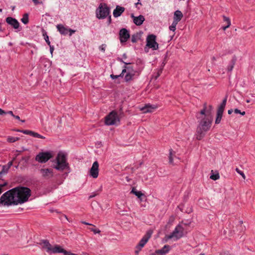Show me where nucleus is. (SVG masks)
<instances>
[{
    "label": "nucleus",
    "mask_w": 255,
    "mask_h": 255,
    "mask_svg": "<svg viewBox=\"0 0 255 255\" xmlns=\"http://www.w3.org/2000/svg\"><path fill=\"white\" fill-rule=\"evenodd\" d=\"M30 190L27 187H17L4 193L0 198V206H9L22 204L28 200Z\"/></svg>",
    "instance_id": "f257e3e1"
},
{
    "label": "nucleus",
    "mask_w": 255,
    "mask_h": 255,
    "mask_svg": "<svg viewBox=\"0 0 255 255\" xmlns=\"http://www.w3.org/2000/svg\"><path fill=\"white\" fill-rule=\"evenodd\" d=\"M208 114L202 118L199 122L197 128L196 136L198 140L202 139L206 133L210 129L212 123V117L210 113L207 112Z\"/></svg>",
    "instance_id": "f03ea898"
},
{
    "label": "nucleus",
    "mask_w": 255,
    "mask_h": 255,
    "mask_svg": "<svg viewBox=\"0 0 255 255\" xmlns=\"http://www.w3.org/2000/svg\"><path fill=\"white\" fill-rule=\"evenodd\" d=\"M56 165L54 168L60 171H63L68 166L65 154L63 152H59L56 158Z\"/></svg>",
    "instance_id": "7ed1b4c3"
},
{
    "label": "nucleus",
    "mask_w": 255,
    "mask_h": 255,
    "mask_svg": "<svg viewBox=\"0 0 255 255\" xmlns=\"http://www.w3.org/2000/svg\"><path fill=\"white\" fill-rule=\"evenodd\" d=\"M120 121L118 114L115 111L111 112L105 118V124L108 126L118 125Z\"/></svg>",
    "instance_id": "20e7f679"
},
{
    "label": "nucleus",
    "mask_w": 255,
    "mask_h": 255,
    "mask_svg": "<svg viewBox=\"0 0 255 255\" xmlns=\"http://www.w3.org/2000/svg\"><path fill=\"white\" fill-rule=\"evenodd\" d=\"M183 236V228L180 225H178L175 227L172 233L170 235H167L166 238L168 240L173 239L175 241H177L182 238Z\"/></svg>",
    "instance_id": "39448f33"
},
{
    "label": "nucleus",
    "mask_w": 255,
    "mask_h": 255,
    "mask_svg": "<svg viewBox=\"0 0 255 255\" xmlns=\"http://www.w3.org/2000/svg\"><path fill=\"white\" fill-rule=\"evenodd\" d=\"M110 14V9L106 5L103 6L102 4L99 6L96 10V16L99 19H104Z\"/></svg>",
    "instance_id": "423d86ee"
},
{
    "label": "nucleus",
    "mask_w": 255,
    "mask_h": 255,
    "mask_svg": "<svg viewBox=\"0 0 255 255\" xmlns=\"http://www.w3.org/2000/svg\"><path fill=\"white\" fill-rule=\"evenodd\" d=\"M53 156L51 152H39L35 157V160L40 163H45Z\"/></svg>",
    "instance_id": "0eeeda50"
},
{
    "label": "nucleus",
    "mask_w": 255,
    "mask_h": 255,
    "mask_svg": "<svg viewBox=\"0 0 255 255\" xmlns=\"http://www.w3.org/2000/svg\"><path fill=\"white\" fill-rule=\"evenodd\" d=\"M146 46L153 50L158 49V44L156 41V36L155 35L150 34L147 37Z\"/></svg>",
    "instance_id": "6e6552de"
},
{
    "label": "nucleus",
    "mask_w": 255,
    "mask_h": 255,
    "mask_svg": "<svg viewBox=\"0 0 255 255\" xmlns=\"http://www.w3.org/2000/svg\"><path fill=\"white\" fill-rule=\"evenodd\" d=\"M151 235V232H148L145 235L141 240L139 241L138 244L136 246V249L137 250L135 251L136 254H138L139 251L144 246L146 243L148 241Z\"/></svg>",
    "instance_id": "1a4fd4ad"
},
{
    "label": "nucleus",
    "mask_w": 255,
    "mask_h": 255,
    "mask_svg": "<svg viewBox=\"0 0 255 255\" xmlns=\"http://www.w3.org/2000/svg\"><path fill=\"white\" fill-rule=\"evenodd\" d=\"M119 36L121 43H126L130 37L129 31L126 28H122L120 31Z\"/></svg>",
    "instance_id": "9d476101"
},
{
    "label": "nucleus",
    "mask_w": 255,
    "mask_h": 255,
    "mask_svg": "<svg viewBox=\"0 0 255 255\" xmlns=\"http://www.w3.org/2000/svg\"><path fill=\"white\" fill-rule=\"evenodd\" d=\"M5 21L7 24L11 26L14 29H18V31H20L21 30V29H19L20 24L18 20L15 18L12 17H7L6 18Z\"/></svg>",
    "instance_id": "9b49d317"
},
{
    "label": "nucleus",
    "mask_w": 255,
    "mask_h": 255,
    "mask_svg": "<svg viewBox=\"0 0 255 255\" xmlns=\"http://www.w3.org/2000/svg\"><path fill=\"white\" fill-rule=\"evenodd\" d=\"M90 175L94 178L98 177L99 175V163L98 161H95L91 168L90 171Z\"/></svg>",
    "instance_id": "f8f14e48"
},
{
    "label": "nucleus",
    "mask_w": 255,
    "mask_h": 255,
    "mask_svg": "<svg viewBox=\"0 0 255 255\" xmlns=\"http://www.w3.org/2000/svg\"><path fill=\"white\" fill-rule=\"evenodd\" d=\"M56 253H63L64 255H69L71 252L66 251L60 246L56 245L53 247H52L50 254Z\"/></svg>",
    "instance_id": "ddd939ff"
},
{
    "label": "nucleus",
    "mask_w": 255,
    "mask_h": 255,
    "mask_svg": "<svg viewBox=\"0 0 255 255\" xmlns=\"http://www.w3.org/2000/svg\"><path fill=\"white\" fill-rule=\"evenodd\" d=\"M157 108L155 105L146 104L144 107L140 108V110L143 113H152L154 112Z\"/></svg>",
    "instance_id": "4468645a"
},
{
    "label": "nucleus",
    "mask_w": 255,
    "mask_h": 255,
    "mask_svg": "<svg viewBox=\"0 0 255 255\" xmlns=\"http://www.w3.org/2000/svg\"><path fill=\"white\" fill-rule=\"evenodd\" d=\"M170 249L169 245H165L162 249L156 250L155 252L151 253L150 255H165L167 254Z\"/></svg>",
    "instance_id": "2eb2a0df"
},
{
    "label": "nucleus",
    "mask_w": 255,
    "mask_h": 255,
    "mask_svg": "<svg viewBox=\"0 0 255 255\" xmlns=\"http://www.w3.org/2000/svg\"><path fill=\"white\" fill-rule=\"evenodd\" d=\"M40 172L42 177L45 178L49 179L53 176V171L51 169L41 168Z\"/></svg>",
    "instance_id": "dca6fc26"
},
{
    "label": "nucleus",
    "mask_w": 255,
    "mask_h": 255,
    "mask_svg": "<svg viewBox=\"0 0 255 255\" xmlns=\"http://www.w3.org/2000/svg\"><path fill=\"white\" fill-rule=\"evenodd\" d=\"M131 17L133 19V23L137 26L141 25L145 20L144 17L142 15L135 16L133 14H131Z\"/></svg>",
    "instance_id": "f3484780"
},
{
    "label": "nucleus",
    "mask_w": 255,
    "mask_h": 255,
    "mask_svg": "<svg viewBox=\"0 0 255 255\" xmlns=\"http://www.w3.org/2000/svg\"><path fill=\"white\" fill-rule=\"evenodd\" d=\"M125 8L124 7L117 5L113 11V15L115 17L120 16L125 11Z\"/></svg>",
    "instance_id": "a211bd4d"
},
{
    "label": "nucleus",
    "mask_w": 255,
    "mask_h": 255,
    "mask_svg": "<svg viewBox=\"0 0 255 255\" xmlns=\"http://www.w3.org/2000/svg\"><path fill=\"white\" fill-rule=\"evenodd\" d=\"M57 30L62 35H66L68 33L69 28L64 26L63 24H59L56 25Z\"/></svg>",
    "instance_id": "6ab92c4d"
},
{
    "label": "nucleus",
    "mask_w": 255,
    "mask_h": 255,
    "mask_svg": "<svg viewBox=\"0 0 255 255\" xmlns=\"http://www.w3.org/2000/svg\"><path fill=\"white\" fill-rule=\"evenodd\" d=\"M183 14L180 10H176L174 12L173 21L178 23L183 17Z\"/></svg>",
    "instance_id": "aec40b11"
},
{
    "label": "nucleus",
    "mask_w": 255,
    "mask_h": 255,
    "mask_svg": "<svg viewBox=\"0 0 255 255\" xmlns=\"http://www.w3.org/2000/svg\"><path fill=\"white\" fill-rule=\"evenodd\" d=\"M41 244L43 245V248L45 249L46 252L50 254L52 246L49 242L47 240H42Z\"/></svg>",
    "instance_id": "412c9836"
},
{
    "label": "nucleus",
    "mask_w": 255,
    "mask_h": 255,
    "mask_svg": "<svg viewBox=\"0 0 255 255\" xmlns=\"http://www.w3.org/2000/svg\"><path fill=\"white\" fill-rule=\"evenodd\" d=\"M126 72H130L135 75L136 71L131 66H124V69L122 70V74H124Z\"/></svg>",
    "instance_id": "4be33fe9"
},
{
    "label": "nucleus",
    "mask_w": 255,
    "mask_h": 255,
    "mask_svg": "<svg viewBox=\"0 0 255 255\" xmlns=\"http://www.w3.org/2000/svg\"><path fill=\"white\" fill-rule=\"evenodd\" d=\"M223 21L225 23V25L222 27L224 30H225L227 28L229 27L231 24L230 19L229 17L223 16Z\"/></svg>",
    "instance_id": "5701e85b"
},
{
    "label": "nucleus",
    "mask_w": 255,
    "mask_h": 255,
    "mask_svg": "<svg viewBox=\"0 0 255 255\" xmlns=\"http://www.w3.org/2000/svg\"><path fill=\"white\" fill-rule=\"evenodd\" d=\"M227 102V98H225L222 101V103L219 107L217 111L221 112H224V109L225 108Z\"/></svg>",
    "instance_id": "b1692460"
},
{
    "label": "nucleus",
    "mask_w": 255,
    "mask_h": 255,
    "mask_svg": "<svg viewBox=\"0 0 255 255\" xmlns=\"http://www.w3.org/2000/svg\"><path fill=\"white\" fill-rule=\"evenodd\" d=\"M126 73H127L125 76V80L126 82H128L132 80L133 77L135 76L134 74L130 72H126Z\"/></svg>",
    "instance_id": "393cba45"
},
{
    "label": "nucleus",
    "mask_w": 255,
    "mask_h": 255,
    "mask_svg": "<svg viewBox=\"0 0 255 255\" xmlns=\"http://www.w3.org/2000/svg\"><path fill=\"white\" fill-rule=\"evenodd\" d=\"M223 112L217 111V116L215 120V124H219L221 121L222 115H223Z\"/></svg>",
    "instance_id": "a878e982"
},
{
    "label": "nucleus",
    "mask_w": 255,
    "mask_h": 255,
    "mask_svg": "<svg viewBox=\"0 0 255 255\" xmlns=\"http://www.w3.org/2000/svg\"><path fill=\"white\" fill-rule=\"evenodd\" d=\"M131 193L134 194L138 198L143 196V194L140 191H137L135 188H132Z\"/></svg>",
    "instance_id": "bb28decb"
},
{
    "label": "nucleus",
    "mask_w": 255,
    "mask_h": 255,
    "mask_svg": "<svg viewBox=\"0 0 255 255\" xmlns=\"http://www.w3.org/2000/svg\"><path fill=\"white\" fill-rule=\"evenodd\" d=\"M21 22L24 24H26L29 22L28 14L26 13L23 15L22 18L21 19Z\"/></svg>",
    "instance_id": "cd10ccee"
},
{
    "label": "nucleus",
    "mask_w": 255,
    "mask_h": 255,
    "mask_svg": "<svg viewBox=\"0 0 255 255\" xmlns=\"http://www.w3.org/2000/svg\"><path fill=\"white\" fill-rule=\"evenodd\" d=\"M209 110H208L206 111L205 108L203 109L200 112V114L202 115H205V117H206V115L208 114L207 112L210 113V116H211V111L213 109V107L212 106H209Z\"/></svg>",
    "instance_id": "c85d7f7f"
},
{
    "label": "nucleus",
    "mask_w": 255,
    "mask_h": 255,
    "mask_svg": "<svg viewBox=\"0 0 255 255\" xmlns=\"http://www.w3.org/2000/svg\"><path fill=\"white\" fill-rule=\"evenodd\" d=\"M9 169L6 168L5 167V165H3L2 166H0V177L1 176V175L3 174L6 173L8 172Z\"/></svg>",
    "instance_id": "c756f323"
},
{
    "label": "nucleus",
    "mask_w": 255,
    "mask_h": 255,
    "mask_svg": "<svg viewBox=\"0 0 255 255\" xmlns=\"http://www.w3.org/2000/svg\"><path fill=\"white\" fill-rule=\"evenodd\" d=\"M236 60L233 59L231 62V63L228 65L227 69L228 71L231 72L234 67V65L235 64Z\"/></svg>",
    "instance_id": "7c9ffc66"
},
{
    "label": "nucleus",
    "mask_w": 255,
    "mask_h": 255,
    "mask_svg": "<svg viewBox=\"0 0 255 255\" xmlns=\"http://www.w3.org/2000/svg\"><path fill=\"white\" fill-rule=\"evenodd\" d=\"M139 39V35L138 33L134 34L131 36V42L135 43Z\"/></svg>",
    "instance_id": "2f4dec72"
},
{
    "label": "nucleus",
    "mask_w": 255,
    "mask_h": 255,
    "mask_svg": "<svg viewBox=\"0 0 255 255\" xmlns=\"http://www.w3.org/2000/svg\"><path fill=\"white\" fill-rule=\"evenodd\" d=\"M19 139V137H18L8 136L7 138V140L9 142H14Z\"/></svg>",
    "instance_id": "473e14b6"
},
{
    "label": "nucleus",
    "mask_w": 255,
    "mask_h": 255,
    "mask_svg": "<svg viewBox=\"0 0 255 255\" xmlns=\"http://www.w3.org/2000/svg\"><path fill=\"white\" fill-rule=\"evenodd\" d=\"M178 23L175 22V21H173L171 25L169 26V29L173 31V32H174L176 30V25H177Z\"/></svg>",
    "instance_id": "72a5a7b5"
},
{
    "label": "nucleus",
    "mask_w": 255,
    "mask_h": 255,
    "mask_svg": "<svg viewBox=\"0 0 255 255\" xmlns=\"http://www.w3.org/2000/svg\"><path fill=\"white\" fill-rule=\"evenodd\" d=\"M31 136L33 137H34L42 138V139H45V138L44 136H43L40 135V134H39L37 132H35L34 131H32Z\"/></svg>",
    "instance_id": "f704fd0d"
},
{
    "label": "nucleus",
    "mask_w": 255,
    "mask_h": 255,
    "mask_svg": "<svg viewBox=\"0 0 255 255\" xmlns=\"http://www.w3.org/2000/svg\"><path fill=\"white\" fill-rule=\"evenodd\" d=\"M173 156L174 154L172 153V150L170 149L169 156V162L170 164L173 163Z\"/></svg>",
    "instance_id": "c9c22d12"
},
{
    "label": "nucleus",
    "mask_w": 255,
    "mask_h": 255,
    "mask_svg": "<svg viewBox=\"0 0 255 255\" xmlns=\"http://www.w3.org/2000/svg\"><path fill=\"white\" fill-rule=\"evenodd\" d=\"M236 171H237V172L238 173H239L240 175H241L242 176V177L244 179H246V176L242 171H241L238 168H236Z\"/></svg>",
    "instance_id": "e433bc0d"
},
{
    "label": "nucleus",
    "mask_w": 255,
    "mask_h": 255,
    "mask_svg": "<svg viewBox=\"0 0 255 255\" xmlns=\"http://www.w3.org/2000/svg\"><path fill=\"white\" fill-rule=\"evenodd\" d=\"M43 35L44 36V39L46 41V42L47 43V44L48 45H50V42L49 40V37L47 35L46 33L45 32L43 34Z\"/></svg>",
    "instance_id": "4c0bfd02"
},
{
    "label": "nucleus",
    "mask_w": 255,
    "mask_h": 255,
    "mask_svg": "<svg viewBox=\"0 0 255 255\" xmlns=\"http://www.w3.org/2000/svg\"><path fill=\"white\" fill-rule=\"evenodd\" d=\"M219 177H220V176H219V174H213L212 175H211L210 176V178L214 180H216L218 179L219 178Z\"/></svg>",
    "instance_id": "58836bf2"
},
{
    "label": "nucleus",
    "mask_w": 255,
    "mask_h": 255,
    "mask_svg": "<svg viewBox=\"0 0 255 255\" xmlns=\"http://www.w3.org/2000/svg\"><path fill=\"white\" fill-rule=\"evenodd\" d=\"M33 131L29 130H22L20 131L21 132L25 134H28L31 136L32 133Z\"/></svg>",
    "instance_id": "ea45409f"
},
{
    "label": "nucleus",
    "mask_w": 255,
    "mask_h": 255,
    "mask_svg": "<svg viewBox=\"0 0 255 255\" xmlns=\"http://www.w3.org/2000/svg\"><path fill=\"white\" fill-rule=\"evenodd\" d=\"M234 112L236 113V114H240L241 115H242V116H244L245 115V112H241L240 110L238 109H236L235 110H234Z\"/></svg>",
    "instance_id": "a19ab883"
},
{
    "label": "nucleus",
    "mask_w": 255,
    "mask_h": 255,
    "mask_svg": "<svg viewBox=\"0 0 255 255\" xmlns=\"http://www.w3.org/2000/svg\"><path fill=\"white\" fill-rule=\"evenodd\" d=\"M110 76L113 79H116L120 77H123L124 74H122V73L119 75H115L112 74V75H111Z\"/></svg>",
    "instance_id": "79ce46f5"
},
{
    "label": "nucleus",
    "mask_w": 255,
    "mask_h": 255,
    "mask_svg": "<svg viewBox=\"0 0 255 255\" xmlns=\"http://www.w3.org/2000/svg\"><path fill=\"white\" fill-rule=\"evenodd\" d=\"M106 45L105 44H103L102 45H101L100 47H99V49L103 51V52H104L105 51V49H106Z\"/></svg>",
    "instance_id": "37998d69"
},
{
    "label": "nucleus",
    "mask_w": 255,
    "mask_h": 255,
    "mask_svg": "<svg viewBox=\"0 0 255 255\" xmlns=\"http://www.w3.org/2000/svg\"><path fill=\"white\" fill-rule=\"evenodd\" d=\"M7 185L6 182H4L2 184H0V194L2 192L3 190L2 189V188Z\"/></svg>",
    "instance_id": "c03bdc74"
},
{
    "label": "nucleus",
    "mask_w": 255,
    "mask_h": 255,
    "mask_svg": "<svg viewBox=\"0 0 255 255\" xmlns=\"http://www.w3.org/2000/svg\"><path fill=\"white\" fill-rule=\"evenodd\" d=\"M90 230L93 232L95 234L100 233L101 232L99 229L95 228H90Z\"/></svg>",
    "instance_id": "a18cd8bd"
},
{
    "label": "nucleus",
    "mask_w": 255,
    "mask_h": 255,
    "mask_svg": "<svg viewBox=\"0 0 255 255\" xmlns=\"http://www.w3.org/2000/svg\"><path fill=\"white\" fill-rule=\"evenodd\" d=\"M12 162L9 161L6 165H5V167L6 168L9 169L10 167L12 166Z\"/></svg>",
    "instance_id": "49530a36"
},
{
    "label": "nucleus",
    "mask_w": 255,
    "mask_h": 255,
    "mask_svg": "<svg viewBox=\"0 0 255 255\" xmlns=\"http://www.w3.org/2000/svg\"><path fill=\"white\" fill-rule=\"evenodd\" d=\"M117 60L120 61V62H123L124 63L125 65H129L131 63L128 62V63H127V62H124L123 59L121 58H118Z\"/></svg>",
    "instance_id": "de8ad7c7"
},
{
    "label": "nucleus",
    "mask_w": 255,
    "mask_h": 255,
    "mask_svg": "<svg viewBox=\"0 0 255 255\" xmlns=\"http://www.w3.org/2000/svg\"><path fill=\"white\" fill-rule=\"evenodd\" d=\"M76 32L75 30L69 28L68 32H69V35L71 36L73 33Z\"/></svg>",
    "instance_id": "09e8293b"
},
{
    "label": "nucleus",
    "mask_w": 255,
    "mask_h": 255,
    "mask_svg": "<svg viewBox=\"0 0 255 255\" xmlns=\"http://www.w3.org/2000/svg\"><path fill=\"white\" fill-rule=\"evenodd\" d=\"M98 194V193H96V192H95V193H92L91 194V195H90V196H89V199L92 198H93V197H95V196H96V195H97Z\"/></svg>",
    "instance_id": "8fccbe9b"
},
{
    "label": "nucleus",
    "mask_w": 255,
    "mask_h": 255,
    "mask_svg": "<svg viewBox=\"0 0 255 255\" xmlns=\"http://www.w3.org/2000/svg\"><path fill=\"white\" fill-rule=\"evenodd\" d=\"M6 114V112H4L3 110L0 108V115Z\"/></svg>",
    "instance_id": "3c124183"
},
{
    "label": "nucleus",
    "mask_w": 255,
    "mask_h": 255,
    "mask_svg": "<svg viewBox=\"0 0 255 255\" xmlns=\"http://www.w3.org/2000/svg\"><path fill=\"white\" fill-rule=\"evenodd\" d=\"M50 47V51L51 53L52 54L54 50V47L53 46H51V45H49Z\"/></svg>",
    "instance_id": "603ef678"
},
{
    "label": "nucleus",
    "mask_w": 255,
    "mask_h": 255,
    "mask_svg": "<svg viewBox=\"0 0 255 255\" xmlns=\"http://www.w3.org/2000/svg\"><path fill=\"white\" fill-rule=\"evenodd\" d=\"M111 23V16L110 15L108 17V25Z\"/></svg>",
    "instance_id": "864d4df0"
},
{
    "label": "nucleus",
    "mask_w": 255,
    "mask_h": 255,
    "mask_svg": "<svg viewBox=\"0 0 255 255\" xmlns=\"http://www.w3.org/2000/svg\"><path fill=\"white\" fill-rule=\"evenodd\" d=\"M6 114H9L10 115H11L12 117L14 116L13 112L11 111H8L7 112H6Z\"/></svg>",
    "instance_id": "5fc2aeb1"
},
{
    "label": "nucleus",
    "mask_w": 255,
    "mask_h": 255,
    "mask_svg": "<svg viewBox=\"0 0 255 255\" xmlns=\"http://www.w3.org/2000/svg\"><path fill=\"white\" fill-rule=\"evenodd\" d=\"M82 223L83 224H85V225H92L91 224L88 223L86 222L85 221H82Z\"/></svg>",
    "instance_id": "6e6d98bb"
},
{
    "label": "nucleus",
    "mask_w": 255,
    "mask_h": 255,
    "mask_svg": "<svg viewBox=\"0 0 255 255\" xmlns=\"http://www.w3.org/2000/svg\"><path fill=\"white\" fill-rule=\"evenodd\" d=\"M33 2L35 4H37L39 3L38 0H32Z\"/></svg>",
    "instance_id": "4d7b16f0"
},
{
    "label": "nucleus",
    "mask_w": 255,
    "mask_h": 255,
    "mask_svg": "<svg viewBox=\"0 0 255 255\" xmlns=\"http://www.w3.org/2000/svg\"><path fill=\"white\" fill-rule=\"evenodd\" d=\"M13 117L18 120H20V117L18 116L14 115Z\"/></svg>",
    "instance_id": "13d9d810"
},
{
    "label": "nucleus",
    "mask_w": 255,
    "mask_h": 255,
    "mask_svg": "<svg viewBox=\"0 0 255 255\" xmlns=\"http://www.w3.org/2000/svg\"><path fill=\"white\" fill-rule=\"evenodd\" d=\"M233 110H232V109L229 110L228 111V114H229V115L233 113Z\"/></svg>",
    "instance_id": "bf43d9fd"
},
{
    "label": "nucleus",
    "mask_w": 255,
    "mask_h": 255,
    "mask_svg": "<svg viewBox=\"0 0 255 255\" xmlns=\"http://www.w3.org/2000/svg\"><path fill=\"white\" fill-rule=\"evenodd\" d=\"M123 57L124 59H126L127 58V55L126 53H124L123 55Z\"/></svg>",
    "instance_id": "052dcab7"
},
{
    "label": "nucleus",
    "mask_w": 255,
    "mask_h": 255,
    "mask_svg": "<svg viewBox=\"0 0 255 255\" xmlns=\"http://www.w3.org/2000/svg\"><path fill=\"white\" fill-rule=\"evenodd\" d=\"M162 72V70H160V71H158V73H157V76H156V78L158 76H159L160 73H161Z\"/></svg>",
    "instance_id": "680f3d73"
},
{
    "label": "nucleus",
    "mask_w": 255,
    "mask_h": 255,
    "mask_svg": "<svg viewBox=\"0 0 255 255\" xmlns=\"http://www.w3.org/2000/svg\"><path fill=\"white\" fill-rule=\"evenodd\" d=\"M3 31V30L2 28L1 24L0 23V31L2 32Z\"/></svg>",
    "instance_id": "e2e57ef3"
},
{
    "label": "nucleus",
    "mask_w": 255,
    "mask_h": 255,
    "mask_svg": "<svg viewBox=\"0 0 255 255\" xmlns=\"http://www.w3.org/2000/svg\"><path fill=\"white\" fill-rule=\"evenodd\" d=\"M246 102L249 103L250 102V100H246Z\"/></svg>",
    "instance_id": "0e129e2a"
},
{
    "label": "nucleus",
    "mask_w": 255,
    "mask_h": 255,
    "mask_svg": "<svg viewBox=\"0 0 255 255\" xmlns=\"http://www.w3.org/2000/svg\"><path fill=\"white\" fill-rule=\"evenodd\" d=\"M139 0H138V2L137 3H136L135 4L136 5L137 4H141V3L139 2Z\"/></svg>",
    "instance_id": "69168bd1"
},
{
    "label": "nucleus",
    "mask_w": 255,
    "mask_h": 255,
    "mask_svg": "<svg viewBox=\"0 0 255 255\" xmlns=\"http://www.w3.org/2000/svg\"><path fill=\"white\" fill-rule=\"evenodd\" d=\"M21 130H19V129H17V130H16V131H18V132H20V131H21Z\"/></svg>",
    "instance_id": "338daca9"
},
{
    "label": "nucleus",
    "mask_w": 255,
    "mask_h": 255,
    "mask_svg": "<svg viewBox=\"0 0 255 255\" xmlns=\"http://www.w3.org/2000/svg\"><path fill=\"white\" fill-rule=\"evenodd\" d=\"M2 11V9L1 8H0V12H1Z\"/></svg>",
    "instance_id": "774afa93"
}]
</instances>
